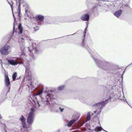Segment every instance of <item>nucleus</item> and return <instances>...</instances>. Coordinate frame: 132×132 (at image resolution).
Instances as JSON below:
<instances>
[{
    "mask_svg": "<svg viewBox=\"0 0 132 132\" xmlns=\"http://www.w3.org/2000/svg\"><path fill=\"white\" fill-rule=\"evenodd\" d=\"M53 23L51 19L49 17H47L45 19L44 23L46 24H51Z\"/></svg>",
    "mask_w": 132,
    "mask_h": 132,
    "instance_id": "4468645a",
    "label": "nucleus"
},
{
    "mask_svg": "<svg viewBox=\"0 0 132 132\" xmlns=\"http://www.w3.org/2000/svg\"><path fill=\"white\" fill-rule=\"evenodd\" d=\"M102 130H103L104 131H105L106 132H108L107 131H106L105 130H104V129H103Z\"/></svg>",
    "mask_w": 132,
    "mask_h": 132,
    "instance_id": "79ce46f5",
    "label": "nucleus"
},
{
    "mask_svg": "<svg viewBox=\"0 0 132 132\" xmlns=\"http://www.w3.org/2000/svg\"><path fill=\"white\" fill-rule=\"evenodd\" d=\"M36 19L37 21L41 22H42L44 19V16L43 15H37Z\"/></svg>",
    "mask_w": 132,
    "mask_h": 132,
    "instance_id": "2eb2a0df",
    "label": "nucleus"
},
{
    "mask_svg": "<svg viewBox=\"0 0 132 132\" xmlns=\"http://www.w3.org/2000/svg\"><path fill=\"white\" fill-rule=\"evenodd\" d=\"M35 110L33 108H31L30 109V111L28 114L27 120L28 124L31 125L33 122L35 118Z\"/></svg>",
    "mask_w": 132,
    "mask_h": 132,
    "instance_id": "7ed1b4c3",
    "label": "nucleus"
},
{
    "mask_svg": "<svg viewBox=\"0 0 132 132\" xmlns=\"http://www.w3.org/2000/svg\"><path fill=\"white\" fill-rule=\"evenodd\" d=\"M101 1H105L104 0H90V2L89 0L87 1L86 3V5L87 6L90 7L92 9H88L85 10L84 12L88 14L90 16L94 12V10L96 8L98 4Z\"/></svg>",
    "mask_w": 132,
    "mask_h": 132,
    "instance_id": "f03ea898",
    "label": "nucleus"
},
{
    "mask_svg": "<svg viewBox=\"0 0 132 132\" xmlns=\"http://www.w3.org/2000/svg\"><path fill=\"white\" fill-rule=\"evenodd\" d=\"M11 47L8 45H5L0 49V53L2 55H6L10 54Z\"/></svg>",
    "mask_w": 132,
    "mask_h": 132,
    "instance_id": "423d86ee",
    "label": "nucleus"
},
{
    "mask_svg": "<svg viewBox=\"0 0 132 132\" xmlns=\"http://www.w3.org/2000/svg\"><path fill=\"white\" fill-rule=\"evenodd\" d=\"M54 91L52 90H49L47 93L45 97L46 101H52L55 102L56 99V97L55 95H54Z\"/></svg>",
    "mask_w": 132,
    "mask_h": 132,
    "instance_id": "39448f33",
    "label": "nucleus"
},
{
    "mask_svg": "<svg viewBox=\"0 0 132 132\" xmlns=\"http://www.w3.org/2000/svg\"><path fill=\"white\" fill-rule=\"evenodd\" d=\"M26 13L27 12V10H26Z\"/></svg>",
    "mask_w": 132,
    "mask_h": 132,
    "instance_id": "09e8293b",
    "label": "nucleus"
},
{
    "mask_svg": "<svg viewBox=\"0 0 132 132\" xmlns=\"http://www.w3.org/2000/svg\"><path fill=\"white\" fill-rule=\"evenodd\" d=\"M29 100L30 102H34L35 104L37 105V104L38 105V107H39L40 106V102H39L38 101L36 96L34 95H30Z\"/></svg>",
    "mask_w": 132,
    "mask_h": 132,
    "instance_id": "9d476101",
    "label": "nucleus"
},
{
    "mask_svg": "<svg viewBox=\"0 0 132 132\" xmlns=\"http://www.w3.org/2000/svg\"><path fill=\"white\" fill-rule=\"evenodd\" d=\"M58 110H57V112H58Z\"/></svg>",
    "mask_w": 132,
    "mask_h": 132,
    "instance_id": "3c124183",
    "label": "nucleus"
},
{
    "mask_svg": "<svg viewBox=\"0 0 132 132\" xmlns=\"http://www.w3.org/2000/svg\"><path fill=\"white\" fill-rule=\"evenodd\" d=\"M98 109H97V110L94 111V113H96Z\"/></svg>",
    "mask_w": 132,
    "mask_h": 132,
    "instance_id": "58836bf2",
    "label": "nucleus"
},
{
    "mask_svg": "<svg viewBox=\"0 0 132 132\" xmlns=\"http://www.w3.org/2000/svg\"><path fill=\"white\" fill-rule=\"evenodd\" d=\"M24 65L26 68L25 76L26 77H29L31 76V73L30 71V65L28 63L24 64Z\"/></svg>",
    "mask_w": 132,
    "mask_h": 132,
    "instance_id": "9b49d317",
    "label": "nucleus"
},
{
    "mask_svg": "<svg viewBox=\"0 0 132 132\" xmlns=\"http://www.w3.org/2000/svg\"><path fill=\"white\" fill-rule=\"evenodd\" d=\"M65 86L64 85H63L59 86L57 87V89L59 90H62L64 88Z\"/></svg>",
    "mask_w": 132,
    "mask_h": 132,
    "instance_id": "4be33fe9",
    "label": "nucleus"
},
{
    "mask_svg": "<svg viewBox=\"0 0 132 132\" xmlns=\"http://www.w3.org/2000/svg\"><path fill=\"white\" fill-rule=\"evenodd\" d=\"M33 44H32V45H33ZM32 49H33V50L34 51L35 53L36 54H37L38 53V51L37 50L36 48V47H34V46H32Z\"/></svg>",
    "mask_w": 132,
    "mask_h": 132,
    "instance_id": "5701e85b",
    "label": "nucleus"
},
{
    "mask_svg": "<svg viewBox=\"0 0 132 132\" xmlns=\"http://www.w3.org/2000/svg\"><path fill=\"white\" fill-rule=\"evenodd\" d=\"M108 100V99H107L105 100V101H102L96 103L93 105V107H95L96 109H99L98 111V113H100L105 105L108 103V102L107 101Z\"/></svg>",
    "mask_w": 132,
    "mask_h": 132,
    "instance_id": "20e7f679",
    "label": "nucleus"
},
{
    "mask_svg": "<svg viewBox=\"0 0 132 132\" xmlns=\"http://www.w3.org/2000/svg\"><path fill=\"white\" fill-rule=\"evenodd\" d=\"M38 29H35V30L36 31H37V30Z\"/></svg>",
    "mask_w": 132,
    "mask_h": 132,
    "instance_id": "49530a36",
    "label": "nucleus"
},
{
    "mask_svg": "<svg viewBox=\"0 0 132 132\" xmlns=\"http://www.w3.org/2000/svg\"><path fill=\"white\" fill-rule=\"evenodd\" d=\"M7 2L8 3L10 4V5L12 9V11H13V9H12V7H13V5H11L10 3L9 2V1H7Z\"/></svg>",
    "mask_w": 132,
    "mask_h": 132,
    "instance_id": "7c9ffc66",
    "label": "nucleus"
},
{
    "mask_svg": "<svg viewBox=\"0 0 132 132\" xmlns=\"http://www.w3.org/2000/svg\"><path fill=\"white\" fill-rule=\"evenodd\" d=\"M122 5L123 6H124V7H129V5H128L127 4H123Z\"/></svg>",
    "mask_w": 132,
    "mask_h": 132,
    "instance_id": "c85d7f7f",
    "label": "nucleus"
},
{
    "mask_svg": "<svg viewBox=\"0 0 132 132\" xmlns=\"http://www.w3.org/2000/svg\"><path fill=\"white\" fill-rule=\"evenodd\" d=\"M79 117L76 116L75 115H73L72 117L73 119L69 121L67 125V126L69 127H71L78 120Z\"/></svg>",
    "mask_w": 132,
    "mask_h": 132,
    "instance_id": "6e6552de",
    "label": "nucleus"
},
{
    "mask_svg": "<svg viewBox=\"0 0 132 132\" xmlns=\"http://www.w3.org/2000/svg\"><path fill=\"white\" fill-rule=\"evenodd\" d=\"M18 79V78H17V79Z\"/></svg>",
    "mask_w": 132,
    "mask_h": 132,
    "instance_id": "5fc2aeb1",
    "label": "nucleus"
},
{
    "mask_svg": "<svg viewBox=\"0 0 132 132\" xmlns=\"http://www.w3.org/2000/svg\"><path fill=\"white\" fill-rule=\"evenodd\" d=\"M112 97H110V96L108 98V101H107L108 102H109V101H109V100H111V99L112 98ZM110 101H111V100H110Z\"/></svg>",
    "mask_w": 132,
    "mask_h": 132,
    "instance_id": "473e14b6",
    "label": "nucleus"
},
{
    "mask_svg": "<svg viewBox=\"0 0 132 132\" xmlns=\"http://www.w3.org/2000/svg\"><path fill=\"white\" fill-rule=\"evenodd\" d=\"M107 10V9H106V10L105 11H106Z\"/></svg>",
    "mask_w": 132,
    "mask_h": 132,
    "instance_id": "8fccbe9b",
    "label": "nucleus"
},
{
    "mask_svg": "<svg viewBox=\"0 0 132 132\" xmlns=\"http://www.w3.org/2000/svg\"><path fill=\"white\" fill-rule=\"evenodd\" d=\"M122 11L121 10H119L116 12L114 13V15L117 18H119L120 16L122 13Z\"/></svg>",
    "mask_w": 132,
    "mask_h": 132,
    "instance_id": "dca6fc26",
    "label": "nucleus"
},
{
    "mask_svg": "<svg viewBox=\"0 0 132 132\" xmlns=\"http://www.w3.org/2000/svg\"><path fill=\"white\" fill-rule=\"evenodd\" d=\"M5 132H7L6 131V130L5 129Z\"/></svg>",
    "mask_w": 132,
    "mask_h": 132,
    "instance_id": "de8ad7c7",
    "label": "nucleus"
},
{
    "mask_svg": "<svg viewBox=\"0 0 132 132\" xmlns=\"http://www.w3.org/2000/svg\"><path fill=\"white\" fill-rule=\"evenodd\" d=\"M12 35H11L10 36V37L9 38V40H10L12 38Z\"/></svg>",
    "mask_w": 132,
    "mask_h": 132,
    "instance_id": "4c0bfd02",
    "label": "nucleus"
},
{
    "mask_svg": "<svg viewBox=\"0 0 132 132\" xmlns=\"http://www.w3.org/2000/svg\"><path fill=\"white\" fill-rule=\"evenodd\" d=\"M13 16L14 18V22L13 23V32L12 33V34L13 35V33H14V32H16V31L15 30V23H16V21L15 19V17L14 14L13 13Z\"/></svg>",
    "mask_w": 132,
    "mask_h": 132,
    "instance_id": "a211bd4d",
    "label": "nucleus"
},
{
    "mask_svg": "<svg viewBox=\"0 0 132 132\" xmlns=\"http://www.w3.org/2000/svg\"><path fill=\"white\" fill-rule=\"evenodd\" d=\"M21 121V123L26 122V119L24 116L22 115L21 116L19 119Z\"/></svg>",
    "mask_w": 132,
    "mask_h": 132,
    "instance_id": "aec40b11",
    "label": "nucleus"
},
{
    "mask_svg": "<svg viewBox=\"0 0 132 132\" xmlns=\"http://www.w3.org/2000/svg\"><path fill=\"white\" fill-rule=\"evenodd\" d=\"M17 75V73L16 72H14L12 76V78L13 80H15Z\"/></svg>",
    "mask_w": 132,
    "mask_h": 132,
    "instance_id": "412c9836",
    "label": "nucleus"
},
{
    "mask_svg": "<svg viewBox=\"0 0 132 132\" xmlns=\"http://www.w3.org/2000/svg\"><path fill=\"white\" fill-rule=\"evenodd\" d=\"M7 1H8V0H6Z\"/></svg>",
    "mask_w": 132,
    "mask_h": 132,
    "instance_id": "603ef678",
    "label": "nucleus"
},
{
    "mask_svg": "<svg viewBox=\"0 0 132 132\" xmlns=\"http://www.w3.org/2000/svg\"><path fill=\"white\" fill-rule=\"evenodd\" d=\"M132 64V63H131V64H130H130Z\"/></svg>",
    "mask_w": 132,
    "mask_h": 132,
    "instance_id": "864d4df0",
    "label": "nucleus"
},
{
    "mask_svg": "<svg viewBox=\"0 0 132 132\" xmlns=\"http://www.w3.org/2000/svg\"><path fill=\"white\" fill-rule=\"evenodd\" d=\"M131 129H132V126H130L128 128V130H130Z\"/></svg>",
    "mask_w": 132,
    "mask_h": 132,
    "instance_id": "72a5a7b5",
    "label": "nucleus"
},
{
    "mask_svg": "<svg viewBox=\"0 0 132 132\" xmlns=\"http://www.w3.org/2000/svg\"><path fill=\"white\" fill-rule=\"evenodd\" d=\"M31 47H29L28 48L29 51L31 53L32 50H31Z\"/></svg>",
    "mask_w": 132,
    "mask_h": 132,
    "instance_id": "2f4dec72",
    "label": "nucleus"
},
{
    "mask_svg": "<svg viewBox=\"0 0 132 132\" xmlns=\"http://www.w3.org/2000/svg\"><path fill=\"white\" fill-rule=\"evenodd\" d=\"M87 28V27H86L84 29L83 36L84 38L82 39V43L80 45L81 46L86 49L87 51L90 55L97 67L104 70H113V69L112 68V66H111L110 62L105 60L98 59L93 56L92 53V52L90 50L87 44H86L84 42V38L86 32Z\"/></svg>",
    "mask_w": 132,
    "mask_h": 132,
    "instance_id": "f257e3e1",
    "label": "nucleus"
},
{
    "mask_svg": "<svg viewBox=\"0 0 132 132\" xmlns=\"http://www.w3.org/2000/svg\"><path fill=\"white\" fill-rule=\"evenodd\" d=\"M90 116L89 113L88 112L87 115V120H89L90 119Z\"/></svg>",
    "mask_w": 132,
    "mask_h": 132,
    "instance_id": "b1692460",
    "label": "nucleus"
},
{
    "mask_svg": "<svg viewBox=\"0 0 132 132\" xmlns=\"http://www.w3.org/2000/svg\"><path fill=\"white\" fill-rule=\"evenodd\" d=\"M18 16H19L20 17V12H18Z\"/></svg>",
    "mask_w": 132,
    "mask_h": 132,
    "instance_id": "c9c22d12",
    "label": "nucleus"
},
{
    "mask_svg": "<svg viewBox=\"0 0 132 132\" xmlns=\"http://www.w3.org/2000/svg\"><path fill=\"white\" fill-rule=\"evenodd\" d=\"M125 72V70H124V71H123L122 75H123L124 74V73Z\"/></svg>",
    "mask_w": 132,
    "mask_h": 132,
    "instance_id": "a19ab883",
    "label": "nucleus"
},
{
    "mask_svg": "<svg viewBox=\"0 0 132 132\" xmlns=\"http://www.w3.org/2000/svg\"><path fill=\"white\" fill-rule=\"evenodd\" d=\"M22 127L24 128H26L27 125H26V122L22 123Z\"/></svg>",
    "mask_w": 132,
    "mask_h": 132,
    "instance_id": "a878e982",
    "label": "nucleus"
},
{
    "mask_svg": "<svg viewBox=\"0 0 132 132\" xmlns=\"http://www.w3.org/2000/svg\"><path fill=\"white\" fill-rule=\"evenodd\" d=\"M59 109L60 110V112H62L64 110V109L63 108H61V107H60L59 108Z\"/></svg>",
    "mask_w": 132,
    "mask_h": 132,
    "instance_id": "c756f323",
    "label": "nucleus"
},
{
    "mask_svg": "<svg viewBox=\"0 0 132 132\" xmlns=\"http://www.w3.org/2000/svg\"><path fill=\"white\" fill-rule=\"evenodd\" d=\"M21 5H20V4L19 3V5L18 6V12H20V11H21V9H20Z\"/></svg>",
    "mask_w": 132,
    "mask_h": 132,
    "instance_id": "cd10ccee",
    "label": "nucleus"
},
{
    "mask_svg": "<svg viewBox=\"0 0 132 132\" xmlns=\"http://www.w3.org/2000/svg\"><path fill=\"white\" fill-rule=\"evenodd\" d=\"M103 129V128L101 126H98L96 127L93 130L94 131L96 132H98L101 131Z\"/></svg>",
    "mask_w": 132,
    "mask_h": 132,
    "instance_id": "6ab92c4d",
    "label": "nucleus"
},
{
    "mask_svg": "<svg viewBox=\"0 0 132 132\" xmlns=\"http://www.w3.org/2000/svg\"><path fill=\"white\" fill-rule=\"evenodd\" d=\"M5 85L6 87H8V89L7 92V91H6L4 94V96L5 97L6 96V94L10 89V86H9L10 85V82L8 75H5Z\"/></svg>",
    "mask_w": 132,
    "mask_h": 132,
    "instance_id": "1a4fd4ad",
    "label": "nucleus"
},
{
    "mask_svg": "<svg viewBox=\"0 0 132 132\" xmlns=\"http://www.w3.org/2000/svg\"><path fill=\"white\" fill-rule=\"evenodd\" d=\"M89 15L87 14H83L80 17V19L84 21H88L89 19Z\"/></svg>",
    "mask_w": 132,
    "mask_h": 132,
    "instance_id": "ddd939ff",
    "label": "nucleus"
},
{
    "mask_svg": "<svg viewBox=\"0 0 132 132\" xmlns=\"http://www.w3.org/2000/svg\"><path fill=\"white\" fill-rule=\"evenodd\" d=\"M123 77V75H122L121 76V77L122 78V79Z\"/></svg>",
    "mask_w": 132,
    "mask_h": 132,
    "instance_id": "c03bdc74",
    "label": "nucleus"
},
{
    "mask_svg": "<svg viewBox=\"0 0 132 132\" xmlns=\"http://www.w3.org/2000/svg\"><path fill=\"white\" fill-rule=\"evenodd\" d=\"M124 6H123L122 5V6H120V9H123L124 8Z\"/></svg>",
    "mask_w": 132,
    "mask_h": 132,
    "instance_id": "e433bc0d",
    "label": "nucleus"
},
{
    "mask_svg": "<svg viewBox=\"0 0 132 132\" xmlns=\"http://www.w3.org/2000/svg\"><path fill=\"white\" fill-rule=\"evenodd\" d=\"M124 101H126V102H127V103L128 104V105H129L130 107H131L132 108V107L131 106H130V105L128 104V102L126 100H124Z\"/></svg>",
    "mask_w": 132,
    "mask_h": 132,
    "instance_id": "f704fd0d",
    "label": "nucleus"
},
{
    "mask_svg": "<svg viewBox=\"0 0 132 132\" xmlns=\"http://www.w3.org/2000/svg\"><path fill=\"white\" fill-rule=\"evenodd\" d=\"M2 118V117L1 116V115H0V119H1Z\"/></svg>",
    "mask_w": 132,
    "mask_h": 132,
    "instance_id": "37998d69",
    "label": "nucleus"
},
{
    "mask_svg": "<svg viewBox=\"0 0 132 132\" xmlns=\"http://www.w3.org/2000/svg\"><path fill=\"white\" fill-rule=\"evenodd\" d=\"M75 34H71V35H67V36H69V35H74Z\"/></svg>",
    "mask_w": 132,
    "mask_h": 132,
    "instance_id": "a18cd8bd",
    "label": "nucleus"
},
{
    "mask_svg": "<svg viewBox=\"0 0 132 132\" xmlns=\"http://www.w3.org/2000/svg\"><path fill=\"white\" fill-rule=\"evenodd\" d=\"M18 28L19 31L18 32L19 34H21L23 32V28L22 26L21 23L19 24L18 26Z\"/></svg>",
    "mask_w": 132,
    "mask_h": 132,
    "instance_id": "f3484780",
    "label": "nucleus"
},
{
    "mask_svg": "<svg viewBox=\"0 0 132 132\" xmlns=\"http://www.w3.org/2000/svg\"><path fill=\"white\" fill-rule=\"evenodd\" d=\"M103 88L104 91L108 90L109 91L112 89L113 86L112 85L108 83V84H106L103 86Z\"/></svg>",
    "mask_w": 132,
    "mask_h": 132,
    "instance_id": "f8f14e48",
    "label": "nucleus"
},
{
    "mask_svg": "<svg viewBox=\"0 0 132 132\" xmlns=\"http://www.w3.org/2000/svg\"><path fill=\"white\" fill-rule=\"evenodd\" d=\"M21 132H29L28 131V130H24V131L23 132V131H21Z\"/></svg>",
    "mask_w": 132,
    "mask_h": 132,
    "instance_id": "ea45409f",
    "label": "nucleus"
},
{
    "mask_svg": "<svg viewBox=\"0 0 132 132\" xmlns=\"http://www.w3.org/2000/svg\"><path fill=\"white\" fill-rule=\"evenodd\" d=\"M43 89L42 88V89L39 92V93H38L37 94V95H42L43 92Z\"/></svg>",
    "mask_w": 132,
    "mask_h": 132,
    "instance_id": "bb28decb",
    "label": "nucleus"
},
{
    "mask_svg": "<svg viewBox=\"0 0 132 132\" xmlns=\"http://www.w3.org/2000/svg\"><path fill=\"white\" fill-rule=\"evenodd\" d=\"M25 2L24 0H19L18 1V3L19 4V3L20 4V5H21V4H23Z\"/></svg>",
    "mask_w": 132,
    "mask_h": 132,
    "instance_id": "393cba45",
    "label": "nucleus"
},
{
    "mask_svg": "<svg viewBox=\"0 0 132 132\" xmlns=\"http://www.w3.org/2000/svg\"><path fill=\"white\" fill-rule=\"evenodd\" d=\"M17 60H8L7 61L9 63L10 65L15 66L18 64H23V59L20 57L18 58Z\"/></svg>",
    "mask_w": 132,
    "mask_h": 132,
    "instance_id": "0eeeda50",
    "label": "nucleus"
}]
</instances>
